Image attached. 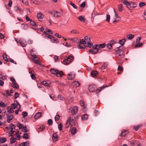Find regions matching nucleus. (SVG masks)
Wrapping results in <instances>:
<instances>
[{
    "mask_svg": "<svg viewBox=\"0 0 146 146\" xmlns=\"http://www.w3.org/2000/svg\"><path fill=\"white\" fill-rule=\"evenodd\" d=\"M123 3L125 5L126 7L129 9H131L132 8H134L137 7V4L135 3L130 2H128L127 1H125L123 2Z\"/></svg>",
    "mask_w": 146,
    "mask_h": 146,
    "instance_id": "f257e3e1",
    "label": "nucleus"
},
{
    "mask_svg": "<svg viewBox=\"0 0 146 146\" xmlns=\"http://www.w3.org/2000/svg\"><path fill=\"white\" fill-rule=\"evenodd\" d=\"M122 47L121 46H119V47H117L115 52V54L117 57H118L120 58L123 55V51L121 50H119L120 48Z\"/></svg>",
    "mask_w": 146,
    "mask_h": 146,
    "instance_id": "f03ea898",
    "label": "nucleus"
},
{
    "mask_svg": "<svg viewBox=\"0 0 146 146\" xmlns=\"http://www.w3.org/2000/svg\"><path fill=\"white\" fill-rule=\"evenodd\" d=\"M49 13L51 14L53 17H60V13L54 11L49 12Z\"/></svg>",
    "mask_w": 146,
    "mask_h": 146,
    "instance_id": "7ed1b4c3",
    "label": "nucleus"
},
{
    "mask_svg": "<svg viewBox=\"0 0 146 146\" xmlns=\"http://www.w3.org/2000/svg\"><path fill=\"white\" fill-rule=\"evenodd\" d=\"M44 27H42L41 29V31L44 34H45V36L46 37H48V38L50 39L51 40H52V38L53 39L54 38L52 36L50 35H48L46 33V31H44Z\"/></svg>",
    "mask_w": 146,
    "mask_h": 146,
    "instance_id": "20e7f679",
    "label": "nucleus"
},
{
    "mask_svg": "<svg viewBox=\"0 0 146 146\" xmlns=\"http://www.w3.org/2000/svg\"><path fill=\"white\" fill-rule=\"evenodd\" d=\"M70 110L72 115H75L77 112L78 109L77 107L70 108Z\"/></svg>",
    "mask_w": 146,
    "mask_h": 146,
    "instance_id": "39448f33",
    "label": "nucleus"
},
{
    "mask_svg": "<svg viewBox=\"0 0 146 146\" xmlns=\"http://www.w3.org/2000/svg\"><path fill=\"white\" fill-rule=\"evenodd\" d=\"M44 16L42 13L40 12L38 13L37 14V17L39 21H42L44 17Z\"/></svg>",
    "mask_w": 146,
    "mask_h": 146,
    "instance_id": "423d86ee",
    "label": "nucleus"
},
{
    "mask_svg": "<svg viewBox=\"0 0 146 146\" xmlns=\"http://www.w3.org/2000/svg\"><path fill=\"white\" fill-rule=\"evenodd\" d=\"M16 104L14 103L12 104L11 105V107H12L14 109H15V108H18V106L19 107V108L21 107L19 103L17 101H16Z\"/></svg>",
    "mask_w": 146,
    "mask_h": 146,
    "instance_id": "0eeeda50",
    "label": "nucleus"
},
{
    "mask_svg": "<svg viewBox=\"0 0 146 146\" xmlns=\"http://www.w3.org/2000/svg\"><path fill=\"white\" fill-rule=\"evenodd\" d=\"M96 87L95 85H90L89 86V91L91 92H93L95 91Z\"/></svg>",
    "mask_w": 146,
    "mask_h": 146,
    "instance_id": "6e6552de",
    "label": "nucleus"
},
{
    "mask_svg": "<svg viewBox=\"0 0 146 146\" xmlns=\"http://www.w3.org/2000/svg\"><path fill=\"white\" fill-rule=\"evenodd\" d=\"M107 87L108 86H107L106 85H104L101 87L98 88L96 91V93H98L101 92L102 90H104L105 88Z\"/></svg>",
    "mask_w": 146,
    "mask_h": 146,
    "instance_id": "1a4fd4ad",
    "label": "nucleus"
},
{
    "mask_svg": "<svg viewBox=\"0 0 146 146\" xmlns=\"http://www.w3.org/2000/svg\"><path fill=\"white\" fill-rule=\"evenodd\" d=\"M58 135L56 133H54L53 134L52 139L54 142L58 140Z\"/></svg>",
    "mask_w": 146,
    "mask_h": 146,
    "instance_id": "9d476101",
    "label": "nucleus"
},
{
    "mask_svg": "<svg viewBox=\"0 0 146 146\" xmlns=\"http://www.w3.org/2000/svg\"><path fill=\"white\" fill-rule=\"evenodd\" d=\"M50 83V82L49 80L44 81L42 82V84L45 86H48Z\"/></svg>",
    "mask_w": 146,
    "mask_h": 146,
    "instance_id": "9b49d317",
    "label": "nucleus"
},
{
    "mask_svg": "<svg viewBox=\"0 0 146 146\" xmlns=\"http://www.w3.org/2000/svg\"><path fill=\"white\" fill-rule=\"evenodd\" d=\"M128 133V132L127 130H124L122 131L120 135L121 136L123 137H125L126 134Z\"/></svg>",
    "mask_w": 146,
    "mask_h": 146,
    "instance_id": "f8f14e48",
    "label": "nucleus"
},
{
    "mask_svg": "<svg viewBox=\"0 0 146 146\" xmlns=\"http://www.w3.org/2000/svg\"><path fill=\"white\" fill-rule=\"evenodd\" d=\"M13 117V116L12 115H7V122L9 123Z\"/></svg>",
    "mask_w": 146,
    "mask_h": 146,
    "instance_id": "ddd939ff",
    "label": "nucleus"
},
{
    "mask_svg": "<svg viewBox=\"0 0 146 146\" xmlns=\"http://www.w3.org/2000/svg\"><path fill=\"white\" fill-rule=\"evenodd\" d=\"M68 78L69 79H73L75 78V74H68Z\"/></svg>",
    "mask_w": 146,
    "mask_h": 146,
    "instance_id": "4468645a",
    "label": "nucleus"
},
{
    "mask_svg": "<svg viewBox=\"0 0 146 146\" xmlns=\"http://www.w3.org/2000/svg\"><path fill=\"white\" fill-rule=\"evenodd\" d=\"M80 85V84L78 81H74L72 83V86L76 87Z\"/></svg>",
    "mask_w": 146,
    "mask_h": 146,
    "instance_id": "2eb2a0df",
    "label": "nucleus"
},
{
    "mask_svg": "<svg viewBox=\"0 0 146 146\" xmlns=\"http://www.w3.org/2000/svg\"><path fill=\"white\" fill-rule=\"evenodd\" d=\"M70 61L71 60L68 58L67 59H65L63 61V63L64 64L66 65L69 63Z\"/></svg>",
    "mask_w": 146,
    "mask_h": 146,
    "instance_id": "dca6fc26",
    "label": "nucleus"
},
{
    "mask_svg": "<svg viewBox=\"0 0 146 146\" xmlns=\"http://www.w3.org/2000/svg\"><path fill=\"white\" fill-rule=\"evenodd\" d=\"M63 75V73L62 71H60L58 70V72H57L56 74V76L57 77H60Z\"/></svg>",
    "mask_w": 146,
    "mask_h": 146,
    "instance_id": "f3484780",
    "label": "nucleus"
},
{
    "mask_svg": "<svg viewBox=\"0 0 146 146\" xmlns=\"http://www.w3.org/2000/svg\"><path fill=\"white\" fill-rule=\"evenodd\" d=\"M89 52L91 53L96 54L97 53L98 51L97 50H95L93 49H91L90 50Z\"/></svg>",
    "mask_w": 146,
    "mask_h": 146,
    "instance_id": "a211bd4d",
    "label": "nucleus"
},
{
    "mask_svg": "<svg viewBox=\"0 0 146 146\" xmlns=\"http://www.w3.org/2000/svg\"><path fill=\"white\" fill-rule=\"evenodd\" d=\"M41 112H38L34 116V117L36 119H38L41 117Z\"/></svg>",
    "mask_w": 146,
    "mask_h": 146,
    "instance_id": "6ab92c4d",
    "label": "nucleus"
},
{
    "mask_svg": "<svg viewBox=\"0 0 146 146\" xmlns=\"http://www.w3.org/2000/svg\"><path fill=\"white\" fill-rule=\"evenodd\" d=\"M12 108L11 106H9L7 108L8 112L9 113H13L14 112V111L12 109Z\"/></svg>",
    "mask_w": 146,
    "mask_h": 146,
    "instance_id": "aec40b11",
    "label": "nucleus"
},
{
    "mask_svg": "<svg viewBox=\"0 0 146 146\" xmlns=\"http://www.w3.org/2000/svg\"><path fill=\"white\" fill-rule=\"evenodd\" d=\"M98 74L97 72L96 71H93L91 72V76L93 77L97 76Z\"/></svg>",
    "mask_w": 146,
    "mask_h": 146,
    "instance_id": "412c9836",
    "label": "nucleus"
},
{
    "mask_svg": "<svg viewBox=\"0 0 146 146\" xmlns=\"http://www.w3.org/2000/svg\"><path fill=\"white\" fill-rule=\"evenodd\" d=\"M88 119V115L87 114L83 115L82 117V120H85Z\"/></svg>",
    "mask_w": 146,
    "mask_h": 146,
    "instance_id": "4be33fe9",
    "label": "nucleus"
},
{
    "mask_svg": "<svg viewBox=\"0 0 146 146\" xmlns=\"http://www.w3.org/2000/svg\"><path fill=\"white\" fill-rule=\"evenodd\" d=\"M126 40L125 38L120 40L119 42V43L121 45H123L125 43Z\"/></svg>",
    "mask_w": 146,
    "mask_h": 146,
    "instance_id": "5701e85b",
    "label": "nucleus"
},
{
    "mask_svg": "<svg viewBox=\"0 0 146 146\" xmlns=\"http://www.w3.org/2000/svg\"><path fill=\"white\" fill-rule=\"evenodd\" d=\"M134 35L132 34H129L127 36V38L129 40H131L134 38Z\"/></svg>",
    "mask_w": 146,
    "mask_h": 146,
    "instance_id": "b1692460",
    "label": "nucleus"
},
{
    "mask_svg": "<svg viewBox=\"0 0 146 146\" xmlns=\"http://www.w3.org/2000/svg\"><path fill=\"white\" fill-rule=\"evenodd\" d=\"M14 10L15 11H17V10L20 11L21 12H23V10L22 9L18 7L17 6H15L14 7Z\"/></svg>",
    "mask_w": 146,
    "mask_h": 146,
    "instance_id": "393cba45",
    "label": "nucleus"
},
{
    "mask_svg": "<svg viewBox=\"0 0 146 146\" xmlns=\"http://www.w3.org/2000/svg\"><path fill=\"white\" fill-rule=\"evenodd\" d=\"M50 71L52 74H56L57 72H58V70L52 68L50 70Z\"/></svg>",
    "mask_w": 146,
    "mask_h": 146,
    "instance_id": "a878e982",
    "label": "nucleus"
},
{
    "mask_svg": "<svg viewBox=\"0 0 146 146\" xmlns=\"http://www.w3.org/2000/svg\"><path fill=\"white\" fill-rule=\"evenodd\" d=\"M12 85L13 87L14 88H15L16 89H18L19 88V86L18 84L17 83L13 82L12 84Z\"/></svg>",
    "mask_w": 146,
    "mask_h": 146,
    "instance_id": "bb28decb",
    "label": "nucleus"
},
{
    "mask_svg": "<svg viewBox=\"0 0 146 146\" xmlns=\"http://www.w3.org/2000/svg\"><path fill=\"white\" fill-rule=\"evenodd\" d=\"M76 131L77 129L76 128H72L71 131V133L72 134V135L76 133Z\"/></svg>",
    "mask_w": 146,
    "mask_h": 146,
    "instance_id": "cd10ccee",
    "label": "nucleus"
},
{
    "mask_svg": "<svg viewBox=\"0 0 146 146\" xmlns=\"http://www.w3.org/2000/svg\"><path fill=\"white\" fill-rule=\"evenodd\" d=\"M70 33H71L78 34L79 33L78 31L75 29H73L70 31Z\"/></svg>",
    "mask_w": 146,
    "mask_h": 146,
    "instance_id": "c85d7f7f",
    "label": "nucleus"
},
{
    "mask_svg": "<svg viewBox=\"0 0 146 146\" xmlns=\"http://www.w3.org/2000/svg\"><path fill=\"white\" fill-rule=\"evenodd\" d=\"M106 46V44L105 43L102 44H100L99 45H98L99 49L100 48H104Z\"/></svg>",
    "mask_w": 146,
    "mask_h": 146,
    "instance_id": "c756f323",
    "label": "nucleus"
},
{
    "mask_svg": "<svg viewBox=\"0 0 146 146\" xmlns=\"http://www.w3.org/2000/svg\"><path fill=\"white\" fill-rule=\"evenodd\" d=\"M118 10L120 12H121L123 10L122 5L121 4H120L118 6Z\"/></svg>",
    "mask_w": 146,
    "mask_h": 146,
    "instance_id": "7c9ffc66",
    "label": "nucleus"
},
{
    "mask_svg": "<svg viewBox=\"0 0 146 146\" xmlns=\"http://www.w3.org/2000/svg\"><path fill=\"white\" fill-rule=\"evenodd\" d=\"M16 139L14 137H11L10 138V142L11 143L13 144L15 142Z\"/></svg>",
    "mask_w": 146,
    "mask_h": 146,
    "instance_id": "2f4dec72",
    "label": "nucleus"
},
{
    "mask_svg": "<svg viewBox=\"0 0 146 146\" xmlns=\"http://www.w3.org/2000/svg\"><path fill=\"white\" fill-rule=\"evenodd\" d=\"M6 139L5 137H2L0 138V143H3L6 142Z\"/></svg>",
    "mask_w": 146,
    "mask_h": 146,
    "instance_id": "473e14b6",
    "label": "nucleus"
},
{
    "mask_svg": "<svg viewBox=\"0 0 146 146\" xmlns=\"http://www.w3.org/2000/svg\"><path fill=\"white\" fill-rule=\"evenodd\" d=\"M22 28L25 29H28V26L26 24H22L21 25Z\"/></svg>",
    "mask_w": 146,
    "mask_h": 146,
    "instance_id": "72a5a7b5",
    "label": "nucleus"
},
{
    "mask_svg": "<svg viewBox=\"0 0 146 146\" xmlns=\"http://www.w3.org/2000/svg\"><path fill=\"white\" fill-rule=\"evenodd\" d=\"M72 123H73L75 126H76L78 125V124L77 123L76 120L75 119H72L71 120Z\"/></svg>",
    "mask_w": 146,
    "mask_h": 146,
    "instance_id": "f704fd0d",
    "label": "nucleus"
},
{
    "mask_svg": "<svg viewBox=\"0 0 146 146\" xmlns=\"http://www.w3.org/2000/svg\"><path fill=\"white\" fill-rule=\"evenodd\" d=\"M108 65V64L106 63H104L103 65L102 66L101 68L102 70L104 69Z\"/></svg>",
    "mask_w": 146,
    "mask_h": 146,
    "instance_id": "c9c22d12",
    "label": "nucleus"
},
{
    "mask_svg": "<svg viewBox=\"0 0 146 146\" xmlns=\"http://www.w3.org/2000/svg\"><path fill=\"white\" fill-rule=\"evenodd\" d=\"M23 137L25 139H28L29 138V135L28 133H25L24 134Z\"/></svg>",
    "mask_w": 146,
    "mask_h": 146,
    "instance_id": "e433bc0d",
    "label": "nucleus"
},
{
    "mask_svg": "<svg viewBox=\"0 0 146 146\" xmlns=\"http://www.w3.org/2000/svg\"><path fill=\"white\" fill-rule=\"evenodd\" d=\"M78 19L81 21L84 22H85V20L84 18L81 16H79L78 17Z\"/></svg>",
    "mask_w": 146,
    "mask_h": 146,
    "instance_id": "4c0bfd02",
    "label": "nucleus"
},
{
    "mask_svg": "<svg viewBox=\"0 0 146 146\" xmlns=\"http://www.w3.org/2000/svg\"><path fill=\"white\" fill-rule=\"evenodd\" d=\"M92 48L93 49L95 50H97L98 51L99 48L98 46V45H94L92 46Z\"/></svg>",
    "mask_w": 146,
    "mask_h": 146,
    "instance_id": "58836bf2",
    "label": "nucleus"
},
{
    "mask_svg": "<svg viewBox=\"0 0 146 146\" xmlns=\"http://www.w3.org/2000/svg\"><path fill=\"white\" fill-rule=\"evenodd\" d=\"M84 38L86 42H90V38L88 37L87 36H86L84 37Z\"/></svg>",
    "mask_w": 146,
    "mask_h": 146,
    "instance_id": "ea45409f",
    "label": "nucleus"
},
{
    "mask_svg": "<svg viewBox=\"0 0 146 146\" xmlns=\"http://www.w3.org/2000/svg\"><path fill=\"white\" fill-rule=\"evenodd\" d=\"M20 133L19 132H17L16 134V135L15 136L16 139H17L18 140H19L20 137Z\"/></svg>",
    "mask_w": 146,
    "mask_h": 146,
    "instance_id": "a19ab883",
    "label": "nucleus"
},
{
    "mask_svg": "<svg viewBox=\"0 0 146 146\" xmlns=\"http://www.w3.org/2000/svg\"><path fill=\"white\" fill-rule=\"evenodd\" d=\"M82 42L81 41L80 42V44H85L86 43V42L85 39V38L84 39H82Z\"/></svg>",
    "mask_w": 146,
    "mask_h": 146,
    "instance_id": "79ce46f5",
    "label": "nucleus"
},
{
    "mask_svg": "<svg viewBox=\"0 0 146 146\" xmlns=\"http://www.w3.org/2000/svg\"><path fill=\"white\" fill-rule=\"evenodd\" d=\"M23 132H28V131L27 130V128L26 127H22L21 128Z\"/></svg>",
    "mask_w": 146,
    "mask_h": 146,
    "instance_id": "37998d69",
    "label": "nucleus"
},
{
    "mask_svg": "<svg viewBox=\"0 0 146 146\" xmlns=\"http://www.w3.org/2000/svg\"><path fill=\"white\" fill-rule=\"evenodd\" d=\"M55 121H58L60 119V116L58 115H56L54 117Z\"/></svg>",
    "mask_w": 146,
    "mask_h": 146,
    "instance_id": "c03bdc74",
    "label": "nucleus"
},
{
    "mask_svg": "<svg viewBox=\"0 0 146 146\" xmlns=\"http://www.w3.org/2000/svg\"><path fill=\"white\" fill-rule=\"evenodd\" d=\"M33 60L36 64H40V62L38 61V60L37 59V58H33Z\"/></svg>",
    "mask_w": 146,
    "mask_h": 146,
    "instance_id": "a18cd8bd",
    "label": "nucleus"
},
{
    "mask_svg": "<svg viewBox=\"0 0 146 146\" xmlns=\"http://www.w3.org/2000/svg\"><path fill=\"white\" fill-rule=\"evenodd\" d=\"M6 105L5 104L2 102H0V107H6Z\"/></svg>",
    "mask_w": 146,
    "mask_h": 146,
    "instance_id": "49530a36",
    "label": "nucleus"
},
{
    "mask_svg": "<svg viewBox=\"0 0 146 146\" xmlns=\"http://www.w3.org/2000/svg\"><path fill=\"white\" fill-rule=\"evenodd\" d=\"M45 128V127L44 125H42L39 127L38 129L40 130L39 131H41L43 130Z\"/></svg>",
    "mask_w": 146,
    "mask_h": 146,
    "instance_id": "de8ad7c7",
    "label": "nucleus"
},
{
    "mask_svg": "<svg viewBox=\"0 0 146 146\" xmlns=\"http://www.w3.org/2000/svg\"><path fill=\"white\" fill-rule=\"evenodd\" d=\"M141 126V125H138L137 126H135L134 127V129L135 130V131H137V130H138V129H139Z\"/></svg>",
    "mask_w": 146,
    "mask_h": 146,
    "instance_id": "09e8293b",
    "label": "nucleus"
},
{
    "mask_svg": "<svg viewBox=\"0 0 146 146\" xmlns=\"http://www.w3.org/2000/svg\"><path fill=\"white\" fill-rule=\"evenodd\" d=\"M69 4L72 5L73 7L75 9H76L77 7L76 5L73 3H72L71 1L69 2Z\"/></svg>",
    "mask_w": 146,
    "mask_h": 146,
    "instance_id": "8fccbe9b",
    "label": "nucleus"
},
{
    "mask_svg": "<svg viewBox=\"0 0 146 146\" xmlns=\"http://www.w3.org/2000/svg\"><path fill=\"white\" fill-rule=\"evenodd\" d=\"M30 24L31 25L33 26H35L36 25V24L35 22L31 20L30 21Z\"/></svg>",
    "mask_w": 146,
    "mask_h": 146,
    "instance_id": "3c124183",
    "label": "nucleus"
},
{
    "mask_svg": "<svg viewBox=\"0 0 146 146\" xmlns=\"http://www.w3.org/2000/svg\"><path fill=\"white\" fill-rule=\"evenodd\" d=\"M143 44L142 42L138 43L135 45V47H139L141 46Z\"/></svg>",
    "mask_w": 146,
    "mask_h": 146,
    "instance_id": "603ef678",
    "label": "nucleus"
},
{
    "mask_svg": "<svg viewBox=\"0 0 146 146\" xmlns=\"http://www.w3.org/2000/svg\"><path fill=\"white\" fill-rule=\"evenodd\" d=\"M145 5V3L142 2H140L139 3V5L140 7H142L144 6Z\"/></svg>",
    "mask_w": 146,
    "mask_h": 146,
    "instance_id": "864d4df0",
    "label": "nucleus"
},
{
    "mask_svg": "<svg viewBox=\"0 0 146 146\" xmlns=\"http://www.w3.org/2000/svg\"><path fill=\"white\" fill-rule=\"evenodd\" d=\"M17 126L19 127V129H21L23 127L22 125L20 123H17Z\"/></svg>",
    "mask_w": 146,
    "mask_h": 146,
    "instance_id": "5fc2aeb1",
    "label": "nucleus"
},
{
    "mask_svg": "<svg viewBox=\"0 0 146 146\" xmlns=\"http://www.w3.org/2000/svg\"><path fill=\"white\" fill-rule=\"evenodd\" d=\"M3 60L5 61H8V59L7 57V56L6 55L3 54Z\"/></svg>",
    "mask_w": 146,
    "mask_h": 146,
    "instance_id": "6e6d98bb",
    "label": "nucleus"
},
{
    "mask_svg": "<svg viewBox=\"0 0 146 146\" xmlns=\"http://www.w3.org/2000/svg\"><path fill=\"white\" fill-rule=\"evenodd\" d=\"M110 16L109 15H106V21L109 22L110 21Z\"/></svg>",
    "mask_w": 146,
    "mask_h": 146,
    "instance_id": "4d7b16f0",
    "label": "nucleus"
},
{
    "mask_svg": "<svg viewBox=\"0 0 146 146\" xmlns=\"http://www.w3.org/2000/svg\"><path fill=\"white\" fill-rule=\"evenodd\" d=\"M45 31H46V32H47L48 33H49L50 34H52V31L50 30L49 29L47 28L46 29Z\"/></svg>",
    "mask_w": 146,
    "mask_h": 146,
    "instance_id": "13d9d810",
    "label": "nucleus"
},
{
    "mask_svg": "<svg viewBox=\"0 0 146 146\" xmlns=\"http://www.w3.org/2000/svg\"><path fill=\"white\" fill-rule=\"evenodd\" d=\"M28 115V113L27 112L23 111L22 112V115L23 117H25L27 116Z\"/></svg>",
    "mask_w": 146,
    "mask_h": 146,
    "instance_id": "bf43d9fd",
    "label": "nucleus"
},
{
    "mask_svg": "<svg viewBox=\"0 0 146 146\" xmlns=\"http://www.w3.org/2000/svg\"><path fill=\"white\" fill-rule=\"evenodd\" d=\"M10 129L11 130H13V129H15V126L14 125H13L11 124V125L10 124L9 125Z\"/></svg>",
    "mask_w": 146,
    "mask_h": 146,
    "instance_id": "052dcab7",
    "label": "nucleus"
},
{
    "mask_svg": "<svg viewBox=\"0 0 146 146\" xmlns=\"http://www.w3.org/2000/svg\"><path fill=\"white\" fill-rule=\"evenodd\" d=\"M58 98L59 99L62 100H64L65 99V98L64 97H62L61 95H60L58 96Z\"/></svg>",
    "mask_w": 146,
    "mask_h": 146,
    "instance_id": "680f3d73",
    "label": "nucleus"
},
{
    "mask_svg": "<svg viewBox=\"0 0 146 146\" xmlns=\"http://www.w3.org/2000/svg\"><path fill=\"white\" fill-rule=\"evenodd\" d=\"M48 123L49 125H51L52 123V120L51 119H49L48 121Z\"/></svg>",
    "mask_w": 146,
    "mask_h": 146,
    "instance_id": "e2e57ef3",
    "label": "nucleus"
},
{
    "mask_svg": "<svg viewBox=\"0 0 146 146\" xmlns=\"http://www.w3.org/2000/svg\"><path fill=\"white\" fill-rule=\"evenodd\" d=\"M85 2H83L80 5V7L82 8H84L85 7Z\"/></svg>",
    "mask_w": 146,
    "mask_h": 146,
    "instance_id": "0e129e2a",
    "label": "nucleus"
},
{
    "mask_svg": "<svg viewBox=\"0 0 146 146\" xmlns=\"http://www.w3.org/2000/svg\"><path fill=\"white\" fill-rule=\"evenodd\" d=\"M58 127L59 130L61 131L62 130V124L61 123H60L58 125Z\"/></svg>",
    "mask_w": 146,
    "mask_h": 146,
    "instance_id": "69168bd1",
    "label": "nucleus"
},
{
    "mask_svg": "<svg viewBox=\"0 0 146 146\" xmlns=\"http://www.w3.org/2000/svg\"><path fill=\"white\" fill-rule=\"evenodd\" d=\"M19 44L21 46L23 47H24L26 46V44H25L24 43H23L21 41H19Z\"/></svg>",
    "mask_w": 146,
    "mask_h": 146,
    "instance_id": "338daca9",
    "label": "nucleus"
},
{
    "mask_svg": "<svg viewBox=\"0 0 146 146\" xmlns=\"http://www.w3.org/2000/svg\"><path fill=\"white\" fill-rule=\"evenodd\" d=\"M24 146H29V142L27 141L24 142Z\"/></svg>",
    "mask_w": 146,
    "mask_h": 146,
    "instance_id": "774afa93",
    "label": "nucleus"
}]
</instances>
